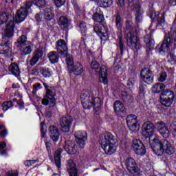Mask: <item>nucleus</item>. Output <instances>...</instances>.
Listing matches in <instances>:
<instances>
[{
	"instance_id": "nucleus-1",
	"label": "nucleus",
	"mask_w": 176,
	"mask_h": 176,
	"mask_svg": "<svg viewBox=\"0 0 176 176\" xmlns=\"http://www.w3.org/2000/svg\"><path fill=\"white\" fill-rule=\"evenodd\" d=\"M126 42L128 45H130L135 50H140L141 48V43L138 38V28H134L133 22L131 21H126Z\"/></svg>"
},
{
	"instance_id": "nucleus-2",
	"label": "nucleus",
	"mask_w": 176,
	"mask_h": 176,
	"mask_svg": "<svg viewBox=\"0 0 176 176\" xmlns=\"http://www.w3.org/2000/svg\"><path fill=\"white\" fill-rule=\"evenodd\" d=\"M151 148L157 156H162L164 152L166 155H173L175 152L173 145L164 140L159 141V140L154 138L151 143Z\"/></svg>"
},
{
	"instance_id": "nucleus-3",
	"label": "nucleus",
	"mask_w": 176,
	"mask_h": 176,
	"mask_svg": "<svg viewBox=\"0 0 176 176\" xmlns=\"http://www.w3.org/2000/svg\"><path fill=\"white\" fill-rule=\"evenodd\" d=\"M100 144L107 155H113L118 148V140L113 138L111 133H106L100 138Z\"/></svg>"
},
{
	"instance_id": "nucleus-4",
	"label": "nucleus",
	"mask_w": 176,
	"mask_h": 176,
	"mask_svg": "<svg viewBox=\"0 0 176 176\" xmlns=\"http://www.w3.org/2000/svg\"><path fill=\"white\" fill-rule=\"evenodd\" d=\"M82 105L85 109H90L94 107V109H100L102 107V102L100 98H93L90 91H84L80 96Z\"/></svg>"
},
{
	"instance_id": "nucleus-5",
	"label": "nucleus",
	"mask_w": 176,
	"mask_h": 176,
	"mask_svg": "<svg viewBox=\"0 0 176 176\" xmlns=\"http://www.w3.org/2000/svg\"><path fill=\"white\" fill-rule=\"evenodd\" d=\"M4 23H7L5 36L12 38L14 32V18L8 12H0V25Z\"/></svg>"
},
{
	"instance_id": "nucleus-6",
	"label": "nucleus",
	"mask_w": 176,
	"mask_h": 176,
	"mask_svg": "<svg viewBox=\"0 0 176 176\" xmlns=\"http://www.w3.org/2000/svg\"><path fill=\"white\" fill-rule=\"evenodd\" d=\"M45 90H46V95L45 98L42 100V104L43 105H49V104L51 105V107H54L56 105V99H54V92L50 88L49 86H47V84L45 82L43 83Z\"/></svg>"
},
{
	"instance_id": "nucleus-7",
	"label": "nucleus",
	"mask_w": 176,
	"mask_h": 176,
	"mask_svg": "<svg viewBox=\"0 0 176 176\" xmlns=\"http://www.w3.org/2000/svg\"><path fill=\"white\" fill-rule=\"evenodd\" d=\"M171 42H176V32L175 30H171L168 34V37L166 41L163 42L161 45H158L157 49L159 50V52H168Z\"/></svg>"
},
{
	"instance_id": "nucleus-8",
	"label": "nucleus",
	"mask_w": 176,
	"mask_h": 176,
	"mask_svg": "<svg viewBox=\"0 0 176 176\" xmlns=\"http://www.w3.org/2000/svg\"><path fill=\"white\" fill-rule=\"evenodd\" d=\"M31 6H32V3L27 2L25 7H21L20 9L17 10L15 16L16 23H22V21H24V20L27 19V16H28V9H30Z\"/></svg>"
},
{
	"instance_id": "nucleus-9",
	"label": "nucleus",
	"mask_w": 176,
	"mask_h": 176,
	"mask_svg": "<svg viewBox=\"0 0 176 176\" xmlns=\"http://www.w3.org/2000/svg\"><path fill=\"white\" fill-rule=\"evenodd\" d=\"M73 120L72 116H64L61 117L59 120V126L61 131L68 133L71 129Z\"/></svg>"
},
{
	"instance_id": "nucleus-10",
	"label": "nucleus",
	"mask_w": 176,
	"mask_h": 176,
	"mask_svg": "<svg viewBox=\"0 0 176 176\" xmlns=\"http://www.w3.org/2000/svg\"><path fill=\"white\" fill-rule=\"evenodd\" d=\"M131 146L135 153L138 156H144V155L146 153L145 146H144L142 142L138 139H134L133 140Z\"/></svg>"
},
{
	"instance_id": "nucleus-11",
	"label": "nucleus",
	"mask_w": 176,
	"mask_h": 176,
	"mask_svg": "<svg viewBox=\"0 0 176 176\" xmlns=\"http://www.w3.org/2000/svg\"><path fill=\"white\" fill-rule=\"evenodd\" d=\"M0 54H3L5 57L12 56V49H10V41H5L4 38L0 40Z\"/></svg>"
},
{
	"instance_id": "nucleus-12",
	"label": "nucleus",
	"mask_w": 176,
	"mask_h": 176,
	"mask_svg": "<svg viewBox=\"0 0 176 176\" xmlns=\"http://www.w3.org/2000/svg\"><path fill=\"white\" fill-rule=\"evenodd\" d=\"M142 134L146 138L152 137L155 134V125L151 122H144L142 126Z\"/></svg>"
},
{
	"instance_id": "nucleus-13",
	"label": "nucleus",
	"mask_w": 176,
	"mask_h": 176,
	"mask_svg": "<svg viewBox=\"0 0 176 176\" xmlns=\"http://www.w3.org/2000/svg\"><path fill=\"white\" fill-rule=\"evenodd\" d=\"M94 30L96 34L100 36L102 42H107L109 39V36L108 35V29L105 26L100 25V26L96 25L94 27Z\"/></svg>"
},
{
	"instance_id": "nucleus-14",
	"label": "nucleus",
	"mask_w": 176,
	"mask_h": 176,
	"mask_svg": "<svg viewBox=\"0 0 176 176\" xmlns=\"http://www.w3.org/2000/svg\"><path fill=\"white\" fill-rule=\"evenodd\" d=\"M155 126L162 137L164 138H168L170 137V130H168V126H167V124L164 122H157L155 123Z\"/></svg>"
},
{
	"instance_id": "nucleus-15",
	"label": "nucleus",
	"mask_w": 176,
	"mask_h": 176,
	"mask_svg": "<svg viewBox=\"0 0 176 176\" xmlns=\"http://www.w3.org/2000/svg\"><path fill=\"white\" fill-rule=\"evenodd\" d=\"M56 50L63 58L67 57L68 54V47L65 41L60 39L56 42Z\"/></svg>"
},
{
	"instance_id": "nucleus-16",
	"label": "nucleus",
	"mask_w": 176,
	"mask_h": 176,
	"mask_svg": "<svg viewBox=\"0 0 176 176\" xmlns=\"http://www.w3.org/2000/svg\"><path fill=\"white\" fill-rule=\"evenodd\" d=\"M142 80L147 85H151L153 82V73L149 68H144L140 72Z\"/></svg>"
},
{
	"instance_id": "nucleus-17",
	"label": "nucleus",
	"mask_w": 176,
	"mask_h": 176,
	"mask_svg": "<svg viewBox=\"0 0 176 176\" xmlns=\"http://www.w3.org/2000/svg\"><path fill=\"white\" fill-rule=\"evenodd\" d=\"M76 141L78 144L80 148L83 149L85 145H86V141H87V133L86 132H82L78 131L74 133Z\"/></svg>"
},
{
	"instance_id": "nucleus-18",
	"label": "nucleus",
	"mask_w": 176,
	"mask_h": 176,
	"mask_svg": "<svg viewBox=\"0 0 176 176\" xmlns=\"http://www.w3.org/2000/svg\"><path fill=\"white\" fill-rule=\"evenodd\" d=\"M125 165L131 174H133V175L135 176L136 174H138V166H137V162H135V160H134V158H128L126 160Z\"/></svg>"
},
{
	"instance_id": "nucleus-19",
	"label": "nucleus",
	"mask_w": 176,
	"mask_h": 176,
	"mask_svg": "<svg viewBox=\"0 0 176 176\" xmlns=\"http://www.w3.org/2000/svg\"><path fill=\"white\" fill-rule=\"evenodd\" d=\"M65 151H66L69 155H75L76 153H78V147H76V145L74 142L68 140L65 142Z\"/></svg>"
},
{
	"instance_id": "nucleus-20",
	"label": "nucleus",
	"mask_w": 176,
	"mask_h": 176,
	"mask_svg": "<svg viewBox=\"0 0 176 176\" xmlns=\"http://www.w3.org/2000/svg\"><path fill=\"white\" fill-rule=\"evenodd\" d=\"M108 74L107 73V67L102 66L100 67L99 70V80L100 83H103V85L108 84Z\"/></svg>"
},
{
	"instance_id": "nucleus-21",
	"label": "nucleus",
	"mask_w": 176,
	"mask_h": 176,
	"mask_svg": "<svg viewBox=\"0 0 176 176\" xmlns=\"http://www.w3.org/2000/svg\"><path fill=\"white\" fill-rule=\"evenodd\" d=\"M67 173L69 176H79L78 175L76 164H75V162L72 160L67 161Z\"/></svg>"
},
{
	"instance_id": "nucleus-22",
	"label": "nucleus",
	"mask_w": 176,
	"mask_h": 176,
	"mask_svg": "<svg viewBox=\"0 0 176 176\" xmlns=\"http://www.w3.org/2000/svg\"><path fill=\"white\" fill-rule=\"evenodd\" d=\"M49 130L51 140H54V142H57L58 141V137H60L58 129L56 126L52 125L50 126Z\"/></svg>"
},
{
	"instance_id": "nucleus-23",
	"label": "nucleus",
	"mask_w": 176,
	"mask_h": 176,
	"mask_svg": "<svg viewBox=\"0 0 176 176\" xmlns=\"http://www.w3.org/2000/svg\"><path fill=\"white\" fill-rule=\"evenodd\" d=\"M114 109L118 115H120L121 113H124L126 112V108L123 103L120 102L119 100H116L114 103Z\"/></svg>"
},
{
	"instance_id": "nucleus-24",
	"label": "nucleus",
	"mask_w": 176,
	"mask_h": 176,
	"mask_svg": "<svg viewBox=\"0 0 176 176\" xmlns=\"http://www.w3.org/2000/svg\"><path fill=\"white\" fill-rule=\"evenodd\" d=\"M69 71L73 72L74 75H80V74H83V66L80 63H76Z\"/></svg>"
},
{
	"instance_id": "nucleus-25",
	"label": "nucleus",
	"mask_w": 176,
	"mask_h": 176,
	"mask_svg": "<svg viewBox=\"0 0 176 176\" xmlns=\"http://www.w3.org/2000/svg\"><path fill=\"white\" fill-rule=\"evenodd\" d=\"M61 153H63V149L58 148L54 155L55 164L58 168L61 167Z\"/></svg>"
},
{
	"instance_id": "nucleus-26",
	"label": "nucleus",
	"mask_w": 176,
	"mask_h": 176,
	"mask_svg": "<svg viewBox=\"0 0 176 176\" xmlns=\"http://www.w3.org/2000/svg\"><path fill=\"white\" fill-rule=\"evenodd\" d=\"M174 92L170 90H166L161 93L160 98L161 99H167V100H173L175 98Z\"/></svg>"
},
{
	"instance_id": "nucleus-27",
	"label": "nucleus",
	"mask_w": 176,
	"mask_h": 176,
	"mask_svg": "<svg viewBox=\"0 0 176 176\" xmlns=\"http://www.w3.org/2000/svg\"><path fill=\"white\" fill-rule=\"evenodd\" d=\"M47 57L52 64H56V63H58V53H57L56 51H52L49 52Z\"/></svg>"
},
{
	"instance_id": "nucleus-28",
	"label": "nucleus",
	"mask_w": 176,
	"mask_h": 176,
	"mask_svg": "<svg viewBox=\"0 0 176 176\" xmlns=\"http://www.w3.org/2000/svg\"><path fill=\"white\" fill-rule=\"evenodd\" d=\"M34 49V45L31 43H28V44L25 45V47L21 48V52L23 54H31L32 53V50Z\"/></svg>"
},
{
	"instance_id": "nucleus-29",
	"label": "nucleus",
	"mask_w": 176,
	"mask_h": 176,
	"mask_svg": "<svg viewBox=\"0 0 176 176\" xmlns=\"http://www.w3.org/2000/svg\"><path fill=\"white\" fill-rule=\"evenodd\" d=\"M9 71L14 76H20V68L16 63H12L9 67Z\"/></svg>"
},
{
	"instance_id": "nucleus-30",
	"label": "nucleus",
	"mask_w": 176,
	"mask_h": 176,
	"mask_svg": "<svg viewBox=\"0 0 176 176\" xmlns=\"http://www.w3.org/2000/svg\"><path fill=\"white\" fill-rule=\"evenodd\" d=\"M144 17V10L140 6H136L135 20L137 23H141Z\"/></svg>"
},
{
	"instance_id": "nucleus-31",
	"label": "nucleus",
	"mask_w": 176,
	"mask_h": 176,
	"mask_svg": "<svg viewBox=\"0 0 176 176\" xmlns=\"http://www.w3.org/2000/svg\"><path fill=\"white\" fill-rule=\"evenodd\" d=\"M44 17L45 20L50 21L54 17V14L52 11L50 6H47L44 10Z\"/></svg>"
},
{
	"instance_id": "nucleus-32",
	"label": "nucleus",
	"mask_w": 176,
	"mask_h": 176,
	"mask_svg": "<svg viewBox=\"0 0 176 176\" xmlns=\"http://www.w3.org/2000/svg\"><path fill=\"white\" fill-rule=\"evenodd\" d=\"M58 24L62 30H67L68 28V25H69L68 19L65 16H61L59 19Z\"/></svg>"
},
{
	"instance_id": "nucleus-33",
	"label": "nucleus",
	"mask_w": 176,
	"mask_h": 176,
	"mask_svg": "<svg viewBox=\"0 0 176 176\" xmlns=\"http://www.w3.org/2000/svg\"><path fill=\"white\" fill-rule=\"evenodd\" d=\"M135 123H138V119L137 118V116L130 114L126 117L127 126H130L131 124H135Z\"/></svg>"
},
{
	"instance_id": "nucleus-34",
	"label": "nucleus",
	"mask_w": 176,
	"mask_h": 176,
	"mask_svg": "<svg viewBox=\"0 0 176 176\" xmlns=\"http://www.w3.org/2000/svg\"><path fill=\"white\" fill-rule=\"evenodd\" d=\"M166 89V85L163 83L158 82L152 87L153 93H160L163 89Z\"/></svg>"
},
{
	"instance_id": "nucleus-35",
	"label": "nucleus",
	"mask_w": 176,
	"mask_h": 176,
	"mask_svg": "<svg viewBox=\"0 0 176 176\" xmlns=\"http://www.w3.org/2000/svg\"><path fill=\"white\" fill-rule=\"evenodd\" d=\"M32 56L37 58L38 60H42V58L43 57V47H38L37 49L34 50V52L32 54Z\"/></svg>"
},
{
	"instance_id": "nucleus-36",
	"label": "nucleus",
	"mask_w": 176,
	"mask_h": 176,
	"mask_svg": "<svg viewBox=\"0 0 176 176\" xmlns=\"http://www.w3.org/2000/svg\"><path fill=\"white\" fill-rule=\"evenodd\" d=\"M92 19L94 21H96V23H102V21H104V14L102 13H98L96 12L95 14H94V15L92 16Z\"/></svg>"
},
{
	"instance_id": "nucleus-37",
	"label": "nucleus",
	"mask_w": 176,
	"mask_h": 176,
	"mask_svg": "<svg viewBox=\"0 0 176 176\" xmlns=\"http://www.w3.org/2000/svg\"><path fill=\"white\" fill-rule=\"evenodd\" d=\"M115 21H116V27L118 28V30H122L123 21L122 20V17H120V14L119 12L116 13Z\"/></svg>"
},
{
	"instance_id": "nucleus-38",
	"label": "nucleus",
	"mask_w": 176,
	"mask_h": 176,
	"mask_svg": "<svg viewBox=\"0 0 176 176\" xmlns=\"http://www.w3.org/2000/svg\"><path fill=\"white\" fill-rule=\"evenodd\" d=\"M65 57H66L67 68L69 71L70 69H72V67H74V59L71 56L68 55V54H67V56Z\"/></svg>"
},
{
	"instance_id": "nucleus-39",
	"label": "nucleus",
	"mask_w": 176,
	"mask_h": 176,
	"mask_svg": "<svg viewBox=\"0 0 176 176\" xmlns=\"http://www.w3.org/2000/svg\"><path fill=\"white\" fill-rule=\"evenodd\" d=\"M157 27H166V19H164V14H162L161 17L157 19Z\"/></svg>"
},
{
	"instance_id": "nucleus-40",
	"label": "nucleus",
	"mask_w": 176,
	"mask_h": 176,
	"mask_svg": "<svg viewBox=\"0 0 176 176\" xmlns=\"http://www.w3.org/2000/svg\"><path fill=\"white\" fill-rule=\"evenodd\" d=\"M121 98L124 100V101H127L128 102H131V101H133V96L126 92H122L121 94Z\"/></svg>"
},
{
	"instance_id": "nucleus-41",
	"label": "nucleus",
	"mask_w": 176,
	"mask_h": 176,
	"mask_svg": "<svg viewBox=\"0 0 176 176\" xmlns=\"http://www.w3.org/2000/svg\"><path fill=\"white\" fill-rule=\"evenodd\" d=\"M128 127L132 133H137L140 131V124L138 122L135 124H131V125H128Z\"/></svg>"
},
{
	"instance_id": "nucleus-42",
	"label": "nucleus",
	"mask_w": 176,
	"mask_h": 176,
	"mask_svg": "<svg viewBox=\"0 0 176 176\" xmlns=\"http://www.w3.org/2000/svg\"><path fill=\"white\" fill-rule=\"evenodd\" d=\"M127 86L130 89V90H133L134 89V86H135V78L131 77L128 79Z\"/></svg>"
},
{
	"instance_id": "nucleus-43",
	"label": "nucleus",
	"mask_w": 176,
	"mask_h": 176,
	"mask_svg": "<svg viewBox=\"0 0 176 176\" xmlns=\"http://www.w3.org/2000/svg\"><path fill=\"white\" fill-rule=\"evenodd\" d=\"M17 43L22 46H25L29 42L27 41V36L22 35L18 38Z\"/></svg>"
},
{
	"instance_id": "nucleus-44",
	"label": "nucleus",
	"mask_w": 176,
	"mask_h": 176,
	"mask_svg": "<svg viewBox=\"0 0 176 176\" xmlns=\"http://www.w3.org/2000/svg\"><path fill=\"white\" fill-rule=\"evenodd\" d=\"M41 74L44 78H50L52 75H53V72L50 71L48 68H43L41 70Z\"/></svg>"
},
{
	"instance_id": "nucleus-45",
	"label": "nucleus",
	"mask_w": 176,
	"mask_h": 176,
	"mask_svg": "<svg viewBox=\"0 0 176 176\" xmlns=\"http://www.w3.org/2000/svg\"><path fill=\"white\" fill-rule=\"evenodd\" d=\"M173 100L171 99H162L160 98V102L162 105H164V107H170L171 106V104H173Z\"/></svg>"
},
{
	"instance_id": "nucleus-46",
	"label": "nucleus",
	"mask_w": 176,
	"mask_h": 176,
	"mask_svg": "<svg viewBox=\"0 0 176 176\" xmlns=\"http://www.w3.org/2000/svg\"><path fill=\"white\" fill-rule=\"evenodd\" d=\"M12 107H13V102H12V101L4 102L2 104L3 111H4L5 112L6 111H8L9 108H12Z\"/></svg>"
},
{
	"instance_id": "nucleus-47",
	"label": "nucleus",
	"mask_w": 176,
	"mask_h": 176,
	"mask_svg": "<svg viewBox=\"0 0 176 176\" xmlns=\"http://www.w3.org/2000/svg\"><path fill=\"white\" fill-rule=\"evenodd\" d=\"M112 5V0H102L100 6L102 8H109Z\"/></svg>"
},
{
	"instance_id": "nucleus-48",
	"label": "nucleus",
	"mask_w": 176,
	"mask_h": 176,
	"mask_svg": "<svg viewBox=\"0 0 176 176\" xmlns=\"http://www.w3.org/2000/svg\"><path fill=\"white\" fill-rule=\"evenodd\" d=\"M166 58L168 59V63H171V64H175L176 57L173 53L168 54Z\"/></svg>"
},
{
	"instance_id": "nucleus-49",
	"label": "nucleus",
	"mask_w": 176,
	"mask_h": 176,
	"mask_svg": "<svg viewBox=\"0 0 176 176\" xmlns=\"http://www.w3.org/2000/svg\"><path fill=\"white\" fill-rule=\"evenodd\" d=\"M6 148V144L4 142H1L0 143V155L3 156V155H6V150H4Z\"/></svg>"
},
{
	"instance_id": "nucleus-50",
	"label": "nucleus",
	"mask_w": 176,
	"mask_h": 176,
	"mask_svg": "<svg viewBox=\"0 0 176 176\" xmlns=\"http://www.w3.org/2000/svg\"><path fill=\"white\" fill-rule=\"evenodd\" d=\"M34 3H36V6L38 8H43L45 5L46 4V1L45 0H32Z\"/></svg>"
},
{
	"instance_id": "nucleus-51",
	"label": "nucleus",
	"mask_w": 176,
	"mask_h": 176,
	"mask_svg": "<svg viewBox=\"0 0 176 176\" xmlns=\"http://www.w3.org/2000/svg\"><path fill=\"white\" fill-rule=\"evenodd\" d=\"M40 129H41V137H43V138H45V135L46 134V124H44L43 122H41V125H40Z\"/></svg>"
},
{
	"instance_id": "nucleus-52",
	"label": "nucleus",
	"mask_w": 176,
	"mask_h": 176,
	"mask_svg": "<svg viewBox=\"0 0 176 176\" xmlns=\"http://www.w3.org/2000/svg\"><path fill=\"white\" fill-rule=\"evenodd\" d=\"M40 89H42V85H41V83L36 82L33 85V94H36V91H38V90H40Z\"/></svg>"
},
{
	"instance_id": "nucleus-53",
	"label": "nucleus",
	"mask_w": 176,
	"mask_h": 176,
	"mask_svg": "<svg viewBox=\"0 0 176 176\" xmlns=\"http://www.w3.org/2000/svg\"><path fill=\"white\" fill-rule=\"evenodd\" d=\"M91 68L92 69H100V63L96 60H93L91 63Z\"/></svg>"
},
{
	"instance_id": "nucleus-54",
	"label": "nucleus",
	"mask_w": 176,
	"mask_h": 176,
	"mask_svg": "<svg viewBox=\"0 0 176 176\" xmlns=\"http://www.w3.org/2000/svg\"><path fill=\"white\" fill-rule=\"evenodd\" d=\"M54 3L57 8H61L65 3V0H54Z\"/></svg>"
},
{
	"instance_id": "nucleus-55",
	"label": "nucleus",
	"mask_w": 176,
	"mask_h": 176,
	"mask_svg": "<svg viewBox=\"0 0 176 176\" xmlns=\"http://www.w3.org/2000/svg\"><path fill=\"white\" fill-rule=\"evenodd\" d=\"M38 61H39V59L36 58L34 55L31 58L30 60V65L32 67H34V65H35Z\"/></svg>"
},
{
	"instance_id": "nucleus-56",
	"label": "nucleus",
	"mask_w": 176,
	"mask_h": 176,
	"mask_svg": "<svg viewBox=\"0 0 176 176\" xmlns=\"http://www.w3.org/2000/svg\"><path fill=\"white\" fill-rule=\"evenodd\" d=\"M170 131L173 135H176V122H174L170 124Z\"/></svg>"
},
{
	"instance_id": "nucleus-57",
	"label": "nucleus",
	"mask_w": 176,
	"mask_h": 176,
	"mask_svg": "<svg viewBox=\"0 0 176 176\" xmlns=\"http://www.w3.org/2000/svg\"><path fill=\"white\" fill-rule=\"evenodd\" d=\"M139 96H140V97H144V96H145V86L141 85L140 87Z\"/></svg>"
},
{
	"instance_id": "nucleus-58",
	"label": "nucleus",
	"mask_w": 176,
	"mask_h": 176,
	"mask_svg": "<svg viewBox=\"0 0 176 176\" xmlns=\"http://www.w3.org/2000/svg\"><path fill=\"white\" fill-rule=\"evenodd\" d=\"M166 78H167V74H166V72H162L160 74L158 80L159 82H164V80H166Z\"/></svg>"
},
{
	"instance_id": "nucleus-59",
	"label": "nucleus",
	"mask_w": 176,
	"mask_h": 176,
	"mask_svg": "<svg viewBox=\"0 0 176 176\" xmlns=\"http://www.w3.org/2000/svg\"><path fill=\"white\" fill-rule=\"evenodd\" d=\"M38 160H28L25 162V165L28 167H30V166H32V164H35V163H38Z\"/></svg>"
},
{
	"instance_id": "nucleus-60",
	"label": "nucleus",
	"mask_w": 176,
	"mask_h": 176,
	"mask_svg": "<svg viewBox=\"0 0 176 176\" xmlns=\"http://www.w3.org/2000/svg\"><path fill=\"white\" fill-rule=\"evenodd\" d=\"M80 28L81 32H86V30H87V28H86V23L81 22L80 23Z\"/></svg>"
},
{
	"instance_id": "nucleus-61",
	"label": "nucleus",
	"mask_w": 176,
	"mask_h": 176,
	"mask_svg": "<svg viewBox=\"0 0 176 176\" xmlns=\"http://www.w3.org/2000/svg\"><path fill=\"white\" fill-rule=\"evenodd\" d=\"M7 176H19V171L17 170H12L8 172Z\"/></svg>"
},
{
	"instance_id": "nucleus-62",
	"label": "nucleus",
	"mask_w": 176,
	"mask_h": 176,
	"mask_svg": "<svg viewBox=\"0 0 176 176\" xmlns=\"http://www.w3.org/2000/svg\"><path fill=\"white\" fill-rule=\"evenodd\" d=\"M42 18H43V15H42L41 12L36 14L35 15V19H36V21H38V22L42 21Z\"/></svg>"
},
{
	"instance_id": "nucleus-63",
	"label": "nucleus",
	"mask_w": 176,
	"mask_h": 176,
	"mask_svg": "<svg viewBox=\"0 0 176 176\" xmlns=\"http://www.w3.org/2000/svg\"><path fill=\"white\" fill-rule=\"evenodd\" d=\"M8 129L2 130L0 132V137H6L8 135Z\"/></svg>"
},
{
	"instance_id": "nucleus-64",
	"label": "nucleus",
	"mask_w": 176,
	"mask_h": 176,
	"mask_svg": "<svg viewBox=\"0 0 176 176\" xmlns=\"http://www.w3.org/2000/svg\"><path fill=\"white\" fill-rule=\"evenodd\" d=\"M118 5L120 8H123L124 6V0H118Z\"/></svg>"
}]
</instances>
